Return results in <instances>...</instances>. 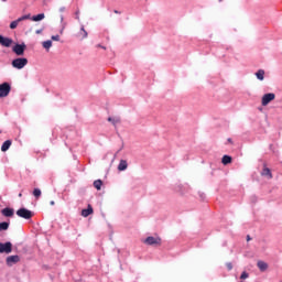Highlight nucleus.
<instances>
[{
	"instance_id": "1",
	"label": "nucleus",
	"mask_w": 282,
	"mask_h": 282,
	"mask_svg": "<svg viewBox=\"0 0 282 282\" xmlns=\"http://www.w3.org/2000/svg\"><path fill=\"white\" fill-rule=\"evenodd\" d=\"M11 65L15 69H23V67H25V65H28V58H25V57H18V58L12 61Z\"/></svg>"
},
{
	"instance_id": "2",
	"label": "nucleus",
	"mask_w": 282,
	"mask_h": 282,
	"mask_svg": "<svg viewBox=\"0 0 282 282\" xmlns=\"http://www.w3.org/2000/svg\"><path fill=\"white\" fill-rule=\"evenodd\" d=\"M275 98L276 95H274V93L264 94L261 99L262 107H268V105H270V102H272V100H274Z\"/></svg>"
},
{
	"instance_id": "3",
	"label": "nucleus",
	"mask_w": 282,
	"mask_h": 282,
	"mask_svg": "<svg viewBox=\"0 0 282 282\" xmlns=\"http://www.w3.org/2000/svg\"><path fill=\"white\" fill-rule=\"evenodd\" d=\"M28 19H31L30 13L22 15V17L18 18L17 20L12 21L10 23V30H17V28H19V23H21V21H28Z\"/></svg>"
},
{
	"instance_id": "4",
	"label": "nucleus",
	"mask_w": 282,
	"mask_h": 282,
	"mask_svg": "<svg viewBox=\"0 0 282 282\" xmlns=\"http://www.w3.org/2000/svg\"><path fill=\"white\" fill-rule=\"evenodd\" d=\"M26 45L25 43L22 44H15L12 47V52H14V54H17V56H23V54H25V50H26Z\"/></svg>"
},
{
	"instance_id": "5",
	"label": "nucleus",
	"mask_w": 282,
	"mask_h": 282,
	"mask_svg": "<svg viewBox=\"0 0 282 282\" xmlns=\"http://www.w3.org/2000/svg\"><path fill=\"white\" fill-rule=\"evenodd\" d=\"M10 89H11L10 84L8 83L0 84V98H6L7 96H9Z\"/></svg>"
},
{
	"instance_id": "6",
	"label": "nucleus",
	"mask_w": 282,
	"mask_h": 282,
	"mask_svg": "<svg viewBox=\"0 0 282 282\" xmlns=\"http://www.w3.org/2000/svg\"><path fill=\"white\" fill-rule=\"evenodd\" d=\"M18 217H22V219H32V212L25 208H20L17 210Z\"/></svg>"
},
{
	"instance_id": "7",
	"label": "nucleus",
	"mask_w": 282,
	"mask_h": 282,
	"mask_svg": "<svg viewBox=\"0 0 282 282\" xmlns=\"http://www.w3.org/2000/svg\"><path fill=\"white\" fill-rule=\"evenodd\" d=\"M12 252V242H0V254H10Z\"/></svg>"
},
{
	"instance_id": "8",
	"label": "nucleus",
	"mask_w": 282,
	"mask_h": 282,
	"mask_svg": "<svg viewBox=\"0 0 282 282\" xmlns=\"http://www.w3.org/2000/svg\"><path fill=\"white\" fill-rule=\"evenodd\" d=\"M20 261H21V258L19 256H9L7 258V265H9V268H12L14 263H19Z\"/></svg>"
},
{
	"instance_id": "9",
	"label": "nucleus",
	"mask_w": 282,
	"mask_h": 282,
	"mask_svg": "<svg viewBox=\"0 0 282 282\" xmlns=\"http://www.w3.org/2000/svg\"><path fill=\"white\" fill-rule=\"evenodd\" d=\"M12 43H14V41H12V39L4 37L3 35H1L0 45H2L3 47H10L12 45Z\"/></svg>"
},
{
	"instance_id": "10",
	"label": "nucleus",
	"mask_w": 282,
	"mask_h": 282,
	"mask_svg": "<svg viewBox=\"0 0 282 282\" xmlns=\"http://www.w3.org/2000/svg\"><path fill=\"white\" fill-rule=\"evenodd\" d=\"M144 243H147L148 246H158V243H160V238L148 237V238L144 240Z\"/></svg>"
},
{
	"instance_id": "11",
	"label": "nucleus",
	"mask_w": 282,
	"mask_h": 282,
	"mask_svg": "<svg viewBox=\"0 0 282 282\" xmlns=\"http://www.w3.org/2000/svg\"><path fill=\"white\" fill-rule=\"evenodd\" d=\"M77 39H80L83 41L84 39H87V31L85 30V26H82L78 32L76 33Z\"/></svg>"
},
{
	"instance_id": "12",
	"label": "nucleus",
	"mask_w": 282,
	"mask_h": 282,
	"mask_svg": "<svg viewBox=\"0 0 282 282\" xmlns=\"http://www.w3.org/2000/svg\"><path fill=\"white\" fill-rule=\"evenodd\" d=\"M261 175L262 177H267V180H272V171L269 167H263Z\"/></svg>"
},
{
	"instance_id": "13",
	"label": "nucleus",
	"mask_w": 282,
	"mask_h": 282,
	"mask_svg": "<svg viewBox=\"0 0 282 282\" xmlns=\"http://www.w3.org/2000/svg\"><path fill=\"white\" fill-rule=\"evenodd\" d=\"M94 214V208L91 205H88L87 209L82 210V217H89V215Z\"/></svg>"
},
{
	"instance_id": "14",
	"label": "nucleus",
	"mask_w": 282,
	"mask_h": 282,
	"mask_svg": "<svg viewBox=\"0 0 282 282\" xmlns=\"http://www.w3.org/2000/svg\"><path fill=\"white\" fill-rule=\"evenodd\" d=\"M129 169V163H127V160H121L118 165V171H127Z\"/></svg>"
},
{
	"instance_id": "15",
	"label": "nucleus",
	"mask_w": 282,
	"mask_h": 282,
	"mask_svg": "<svg viewBox=\"0 0 282 282\" xmlns=\"http://www.w3.org/2000/svg\"><path fill=\"white\" fill-rule=\"evenodd\" d=\"M2 215L4 217H12L14 215V209L7 207V208L2 209Z\"/></svg>"
},
{
	"instance_id": "16",
	"label": "nucleus",
	"mask_w": 282,
	"mask_h": 282,
	"mask_svg": "<svg viewBox=\"0 0 282 282\" xmlns=\"http://www.w3.org/2000/svg\"><path fill=\"white\" fill-rule=\"evenodd\" d=\"M257 265L261 272H265V270H268V264L264 261L259 260Z\"/></svg>"
},
{
	"instance_id": "17",
	"label": "nucleus",
	"mask_w": 282,
	"mask_h": 282,
	"mask_svg": "<svg viewBox=\"0 0 282 282\" xmlns=\"http://www.w3.org/2000/svg\"><path fill=\"white\" fill-rule=\"evenodd\" d=\"M256 77L258 78V80H265V70L259 69L256 73Z\"/></svg>"
},
{
	"instance_id": "18",
	"label": "nucleus",
	"mask_w": 282,
	"mask_h": 282,
	"mask_svg": "<svg viewBox=\"0 0 282 282\" xmlns=\"http://www.w3.org/2000/svg\"><path fill=\"white\" fill-rule=\"evenodd\" d=\"M10 147H12V141L7 140L3 142L2 147H1V151L3 153H6V151H8V149H10Z\"/></svg>"
},
{
	"instance_id": "19",
	"label": "nucleus",
	"mask_w": 282,
	"mask_h": 282,
	"mask_svg": "<svg viewBox=\"0 0 282 282\" xmlns=\"http://www.w3.org/2000/svg\"><path fill=\"white\" fill-rule=\"evenodd\" d=\"M221 163L226 166L228 164H231L232 163V156L230 155H224L223 159H221Z\"/></svg>"
},
{
	"instance_id": "20",
	"label": "nucleus",
	"mask_w": 282,
	"mask_h": 282,
	"mask_svg": "<svg viewBox=\"0 0 282 282\" xmlns=\"http://www.w3.org/2000/svg\"><path fill=\"white\" fill-rule=\"evenodd\" d=\"M42 46L44 47V50H46V52H50V48L52 47V40L44 41L42 43Z\"/></svg>"
},
{
	"instance_id": "21",
	"label": "nucleus",
	"mask_w": 282,
	"mask_h": 282,
	"mask_svg": "<svg viewBox=\"0 0 282 282\" xmlns=\"http://www.w3.org/2000/svg\"><path fill=\"white\" fill-rule=\"evenodd\" d=\"M32 21H43V19H45V13H40L37 15H33L32 18H30Z\"/></svg>"
},
{
	"instance_id": "22",
	"label": "nucleus",
	"mask_w": 282,
	"mask_h": 282,
	"mask_svg": "<svg viewBox=\"0 0 282 282\" xmlns=\"http://www.w3.org/2000/svg\"><path fill=\"white\" fill-rule=\"evenodd\" d=\"M108 122H111L116 127V124H120V118L109 117Z\"/></svg>"
},
{
	"instance_id": "23",
	"label": "nucleus",
	"mask_w": 282,
	"mask_h": 282,
	"mask_svg": "<svg viewBox=\"0 0 282 282\" xmlns=\"http://www.w3.org/2000/svg\"><path fill=\"white\" fill-rule=\"evenodd\" d=\"M94 186L95 188H97V191H100V188H102V181L101 180L95 181Z\"/></svg>"
},
{
	"instance_id": "24",
	"label": "nucleus",
	"mask_w": 282,
	"mask_h": 282,
	"mask_svg": "<svg viewBox=\"0 0 282 282\" xmlns=\"http://www.w3.org/2000/svg\"><path fill=\"white\" fill-rule=\"evenodd\" d=\"M10 228V224L8 223H0V230H8Z\"/></svg>"
},
{
	"instance_id": "25",
	"label": "nucleus",
	"mask_w": 282,
	"mask_h": 282,
	"mask_svg": "<svg viewBox=\"0 0 282 282\" xmlns=\"http://www.w3.org/2000/svg\"><path fill=\"white\" fill-rule=\"evenodd\" d=\"M33 195H34V197H36V198L41 197V191H40L39 188H35V189L33 191Z\"/></svg>"
},
{
	"instance_id": "26",
	"label": "nucleus",
	"mask_w": 282,
	"mask_h": 282,
	"mask_svg": "<svg viewBox=\"0 0 282 282\" xmlns=\"http://www.w3.org/2000/svg\"><path fill=\"white\" fill-rule=\"evenodd\" d=\"M248 276H249L248 272L243 271L240 275V279L243 281V280L248 279Z\"/></svg>"
},
{
	"instance_id": "27",
	"label": "nucleus",
	"mask_w": 282,
	"mask_h": 282,
	"mask_svg": "<svg viewBox=\"0 0 282 282\" xmlns=\"http://www.w3.org/2000/svg\"><path fill=\"white\" fill-rule=\"evenodd\" d=\"M52 41H61V35L51 36Z\"/></svg>"
},
{
	"instance_id": "28",
	"label": "nucleus",
	"mask_w": 282,
	"mask_h": 282,
	"mask_svg": "<svg viewBox=\"0 0 282 282\" xmlns=\"http://www.w3.org/2000/svg\"><path fill=\"white\" fill-rule=\"evenodd\" d=\"M226 265H227L228 270H232V263L231 262H228Z\"/></svg>"
},
{
	"instance_id": "29",
	"label": "nucleus",
	"mask_w": 282,
	"mask_h": 282,
	"mask_svg": "<svg viewBox=\"0 0 282 282\" xmlns=\"http://www.w3.org/2000/svg\"><path fill=\"white\" fill-rule=\"evenodd\" d=\"M43 32V29L36 30L35 34H41Z\"/></svg>"
},
{
	"instance_id": "30",
	"label": "nucleus",
	"mask_w": 282,
	"mask_h": 282,
	"mask_svg": "<svg viewBox=\"0 0 282 282\" xmlns=\"http://www.w3.org/2000/svg\"><path fill=\"white\" fill-rule=\"evenodd\" d=\"M63 30H65V24H63L62 30L59 31V34H63Z\"/></svg>"
},
{
	"instance_id": "31",
	"label": "nucleus",
	"mask_w": 282,
	"mask_h": 282,
	"mask_svg": "<svg viewBox=\"0 0 282 282\" xmlns=\"http://www.w3.org/2000/svg\"><path fill=\"white\" fill-rule=\"evenodd\" d=\"M59 21L61 23H63V15H59Z\"/></svg>"
},
{
	"instance_id": "32",
	"label": "nucleus",
	"mask_w": 282,
	"mask_h": 282,
	"mask_svg": "<svg viewBox=\"0 0 282 282\" xmlns=\"http://www.w3.org/2000/svg\"><path fill=\"white\" fill-rule=\"evenodd\" d=\"M252 238L250 236H247V241H251Z\"/></svg>"
},
{
	"instance_id": "33",
	"label": "nucleus",
	"mask_w": 282,
	"mask_h": 282,
	"mask_svg": "<svg viewBox=\"0 0 282 282\" xmlns=\"http://www.w3.org/2000/svg\"><path fill=\"white\" fill-rule=\"evenodd\" d=\"M54 204H55L54 200H52V202H51V206H54Z\"/></svg>"
},
{
	"instance_id": "34",
	"label": "nucleus",
	"mask_w": 282,
	"mask_h": 282,
	"mask_svg": "<svg viewBox=\"0 0 282 282\" xmlns=\"http://www.w3.org/2000/svg\"><path fill=\"white\" fill-rule=\"evenodd\" d=\"M44 1V3H47V1H50V0H43Z\"/></svg>"
},
{
	"instance_id": "35",
	"label": "nucleus",
	"mask_w": 282,
	"mask_h": 282,
	"mask_svg": "<svg viewBox=\"0 0 282 282\" xmlns=\"http://www.w3.org/2000/svg\"><path fill=\"white\" fill-rule=\"evenodd\" d=\"M228 142H232V140H231V139H228Z\"/></svg>"
},
{
	"instance_id": "36",
	"label": "nucleus",
	"mask_w": 282,
	"mask_h": 282,
	"mask_svg": "<svg viewBox=\"0 0 282 282\" xmlns=\"http://www.w3.org/2000/svg\"><path fill=\"white\" fill-rule=\"evenodd\" d=\"M3 1V3H6V1H8V0H2Z\"/></svg>"
},
{
	"instance_id": "37",
	"label": "nucleus",
	"mask_w": 282,
	"mask_h": 282,
	"mask_svg": "<svg viewBox=\"0 0 282 282\" xmlns=\"http://www.w3.org/2000/svg\"><path fill=\"white\" fill-rule=\"evenodd\" d=\"M19 197H22V194H19Z\"/></svg>"
}]
</instances>
